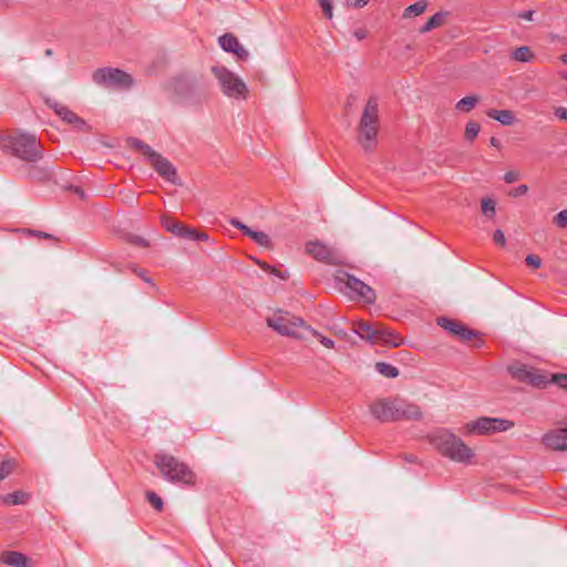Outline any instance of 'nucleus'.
Returning <instances> with one entry per match:
<instances>
[{
    "label": "nucleus",
    "instance_id": "nucleus-8",
    "mask_svg": "<svg viewBox=\"0 0 567 567\" xmlns=\"http://www.w3.org/2000/svg\"><path fill=\"white\" fill-rule=\"evenodd\" d=\"M266 322L268 327L272 328L279 334L296 339H303L305 331H310V327L306 324L303 319L291 316L288 312L267 318Z\"/></svg>",
    "mask_w": 567,
    "mask_h": 567
},
{
    "label": "nucleus",
    "instance_id": "nucleus-47",
    "mask_svg": "<svg viewBox=\"0 0 567 567\" xmlns=\"http://www.w3.org/2000/svg\"><path fill=\"white\" fill-rule=\"evenodd\" d=\"M535 11L534 10H527L518 12L516 16L519 19L532 21L534 19Z\"/></svg>",
    "mask_w": 567,
    "mask_h": 567
},
{
    "label": "nucleus",
    "instance_id": "nucleus-3",
    "mask_svg": "<svg viewBox=\"0 0 567 567\" xmlns=\"http://www.w3.org/2000/svg\"><path fill=\"white\" fill-rule=\"evenodd\" d=\"M1 148L13 156L25 161L37 162L42 157V147L33 134L17 133L1 137Z\"/></svg>",
    "mask_w": 567,
    "mask_h": 567
},
{
    "label": "nucleus",
    "instance_id": "nucleus-54",
    "mask_svg": "<svg viewBox=\"0 0 567 567\" xmlns=\"http://www.w3.org/2000/svg\"><path fill=\"white\" fill-rule=\"evenodd\" d=\"M272 272H275L279 278L281 279H286L288 278V276H286L285 274L280 272V271H276L275 269H271Z\"/></svg>",
    "mask_w": 567,
    "mask_h": 567
},
{
    "label": "nucleus",
    "instance_id": "nucleus-7",
    "mask_svg": "<svg viewBox=\"0 0 567 567\" xmlns=\"http://www.w3.org/2000/svg\"><path fill=\"white\" fill-rule=\"evenodd\" d=\"M336 280L338 284L342 285L340 290L344 292L352 300H362L369 305H372L377 300V295L374 290L355 278L353 275L347 271H338L336 275Z\"/></svg>",
    "mask_w": 567,
    "mask_h": 567
},
{
    "label": "nucleus",
    "instance_id": "nucleus-12",
    "mask_svg": "<svg viewBox=\"0 0 567 567\" xmlns=\"http://www.w3.org/2000/svg\"><path fill=\"white\" fill-rule=\"evenodd\" d=\"M212 72L218 80L225 95L233 99H244L246 96L247 86L234 72L223 65L213 66Z\"/></svg>",
    "mask_w": 567,
    "mask_h": 567
},
{
    "label": "nucleus",
    "instance_id": "nucleus-11",
    "mask_svg": "<svg viewBox=\"0 0 567 567\" xmlns=\"http://www.w3.org/2000/svg\"><path fill=\"white\" fill-rule=\"evenodd\" d=\"M436 323L443 330L447 331L451 336L457 338L464 343L473 342L475 348H481L484 343L481 338V333L477 330L468 328L460 320L447 317H439L436 319Z\"/></svg>",
    "mask_w": 567,
    "mask_h": 567
},
{
    "label": "nucleus",
    "instance_id": "nucleus-1",
    "mask_svg": "<svg viewBox=\"0 0 567 567\" xmlns=\"http://www.w3.org/2000/svg\"><path fill=\"white\" fill-rule=\"evenodd\" d=\"M430 443L444 457L461 464H470L474 458V451L454 433L440 429L429 436Z\"/></svg>",
    "mask_w": 567,
    "mask_h": 567
},
{
    "label": "nucleus",
    "instance_id": "nucleus-18",
    "mask_svg": "<svg viewBox=\"0 0 567 567\" xmlns=\"http://www.w3.org/2000/svg\"><path fill=\"white\" fill-rule=\"evenodd\" d=\"M47 104L50 109H52L55 112L58 116H60L66 123H70L80 130L86 125L85 121L79 117L68 106L53 100H47Z\"/></svg>",
    "mask_w": 567,
    "mask_h": 567
},
{
    "label": "nucleus",
    "instance_id": "nucleus-45",
    "mask_svg": "<svg viewBox=\"0 0 567 567\" xmlns=\"http://www.w3.org/2000/svg\"><path fill=\"white\" fill-rule=\"evenodd\" d=\"M130 244L134 245V246H140V247H147V246H150V244L144 238L138 237V236H133L130 239Z\"/></svg>",
    "mask_w": 567,
    "mask_h": 567
},
{
    "label": "nucleus",
    "instance_id": "nucleus-58",
    "mask_svg": "<svg viewBox=\"0 0 567 567\" xmlns=\"http://www.w3.org/2000/svg\"><path fill=\"white\" fill-rule=\"evenodd\" d=\"M75 192H76L81 197H83V196H84V193H83V190H82V189L76 188V189H75Z\"/></svg>",
    "mask_w": 567,
    "mask_h": 567
},
{
    "label": "nucleus",
    "instance_id": "nucleus-5",
    "mask_svg": "<svg viewBox=\"0 0 567 567\" xmlns=\"http://www.w3.org/2000/svg\"><path fill=\"white\" fill-rule=\"evenodd\" d=\"M353 331L371 344L396 348L403 343L399 334L380 322L359 321Z\"/></svg>",
    "mask_w": 567,
    "mask_h": 567
},
{
    "label": "nucleus",
    "instance_id": "nucleus-17",
    "mask_svg": "<svg viewBox=\"0 0 567 567\" xmlns=\"http://www.w3.org/2000/svg\"><path fill=\"white\" fill-rule=\"evenodd\" d=\"M393 398L380 399L370 405L371 414L380 422H393Z\"/></svg>",
    "mask_w": 567,
    "mask_h": 567
},
{
    "label": "nucleus",
    "instance_id": "nucleus-14",
    "mask_svg": "<svg viewBox=\"0 0 567 567\" xmlns=\"http://www.w3.org/2000/svg\"><path fill=\"white\" fill-rule=\"evenodd\" d=\"M393 422L396 421H419L422 412L419 405L410 403L401 398H393Z\"/></svg>",
    "mask_w": 567,
    "mask_h": 567
},
{
    "label": "nucleus",
    "instance_id": "nucleus-50",
    "mask_svg": "<svg viewBox=\"0 0 567 567\" xmlns=\"http://www.w3.org/2000/svg\"><path fill=\"white\" fill-rule=\"evenodd\" d=\"M369 0H349V4L355 8H362L367 6Z\"/></svg>",
    "mask_w": 567,
    "mask_h": 567
},
{
    "label": "nucleus",
    "instance_id": "nucleus-29",
    "mask_svg": "<svg viewBox=\"0 0 567 567\" xmlns=\"http://www.w3.org/2000/svg\"><path fill=\"white\" fill-rule=\"evenodd\" d=\"M548 382L549 381L545 374H543L539 370L532 369L530 377L526 383L536 388H545Z\"/></svg>",
    "mask_w": 567,
    "mask_h": 567
},
{
    "label": "nucleus",
    "instance_id": "nucleus-46",
    "mask_svg": "<svg viewBox=\"0 0 567 567\" xmlns=\"http://www.w3.org/2000/svg\"><path fill=\"white\" fill-rule=\"evenodd\" d=\"M493 239L495 244L503 246L505 244V235L502 230L497 229L494 235Z\"/></svg>",
    "mask_w": 567,
    "mask_h": 567
},
{
    "label": "nucleus",
    "instance_id": "nucleus-37",
    "mask_svg": "<svg viewBox=\"0 0 567 567\" xmlns=\"http://www.w3.org/2000/svg\"><path fill=\"white\" fill-rule=\"evenodd\" d=\"M554 224L559 228H566L567 227V209L560 210L555 217H554Z\"/></svg>",
    "mask_w": 567,
    "mask_h": 567
},
{
    "label": "nucleus",
    "instance_id": "nucleus-24",
    "mask_svg": "<svg viewBox=\"0 0 567 567\" xmlns=\"http://www.w3.org/2000/svg\"><path fill=\"white\" fill-rule=\"evenodd\" d=\"M30 498V495L23 491H14L0 497L1 502L8 505H22Z\"/></svg>",
    "mask_w": 567,
    "mask_h": 567
},
{
    "label": "nucleus",
    "instance_id": "nucleus-41",
    "mask_svg": "<svg viewBox=\"0 0 567 567\" xmlns=\"http://www.w3.org/2000/svg\"><path fill=\"white\" fill-rule=\"evenodd\" d=\"M319 1V4L324 13V16L328 18V19H331L333 13H332V2L331 0H318Z\"/></svg>",
    "mask_w": 567,
    "mask_h": 567
},
{
    "label": "nucleus",
    "instance_id": "nucleus-15",
    "mask_svg": "<svg viewBox=\"0 0 567 567\" xmlns=\"http://www.w3.org/2000/svg\"><path fill=\"white\" fill-rule=\"evenodd\" d=\"M171 87L174 93L186 102H190L194 99L195 93L198 91V82L189 76H177L171 82Z\"/></svg>",
    "mask_w": 567,
    "mask_h": 567
},
{
    "label": "nucleus",
    "instance_id": "nucleus-48",
    "mask_svg": "<svg viewBox=\"0 0 567 567\" xmlns=\"http://www.w3.org/2000/svg\"><path fill=\"white\" fill-rule=\"evenodd\" d=\"M233 53L236 54L239 60H246L249 56L248 51L241 44H239V49H237V52Z\"/></svg>",
    "mask_w": 567,
    "mask_h": 567
},
{
    "label": "nucleus",
    "instance_id": "nucleus-38",
    "mask_svg": "<svg viewBox=\"0 0 567 567\" xmlns=\"http://www.w3.org/2000/svg\"><path fill=\"white\" fill-rule=\"evenodd\" d=\"M551 381L555 384H557L559 388H561V389L567 391V374H565V373L553 374L551 375Z\"/></svg>",
    "mask_w": 567,
    "mask_h": 567
},
{
    "label": "nucleus",
    "instance_id": "nucleus-51",
    "mask_svg": "<svg viewBox=\"0 0 567 567\" xmlns=\"http://www.w3.org/2000/svg\"><path fill=\"white\" fill-rule=\"evenodd\" d=\"M404 460L409 463H416L417 457L414 454H406L404 455Z\"/></svg>",
    "mask_w": 567,
    "mask_h": 567
},
{
    "label": "nucleus",
    "instance_id": "nucleus-25",
    "mask_svg": "<svg viewBox=\"0 0 567 567\" xmlns=\"http://www.w3.org/2000/svg\"><path fill=\"white\" fill-rule=\"evenodd\" d=\"M218 42L224 51L231 53L237 52V49H239L240 44L238 39L230 33H226L219 37Z\"/></svg>",
    "mask_w": 567,
    "mask_h": 567
},
{
    "label": "nucleus",
    "instance_id": "nucleus-21",
    "mask_svg": "<svg viewBox=\"0 0 567 567\" xmlns=\"http://www.w3.org/2000/svg\"><path fill=\"white\" fill-rule=\"evenodd\" d=\"M28 557L16 550H6L0 555V561L13 567H28Z\"/></svg>",
    "mask_w": 567,
    "mask_h": 567
},
{
    "label": "nucleus",
    "instance_id": "nucleus-2",
    "mask_svg": "<svg viewBox=\"0 0 567 567\" xmlns=\"http://www.w3.org/2000/svg\"><path fill=\"white\" fill-rule=\"evenodd\" d=\"M153 461L161 475L169 483L195 486L197 476L185 462L163 452L156 453Z\"/></svg>",
    "mask_w": 567,
    "mask_h": 567
},
{
    "label": "nucleus",
    "instance_id": "nucleus-44",
    "mask_svg": "<svg viewBox=\"0 0 567 567\" xmlns=\"http://www.w3.org/2000/svg\"><path fill=\"white\" fill-rule=\"evenodd\" d=\"M133 271L140 277L142 278L145 282L147 284H151L153 287H155V285L153 284L152 279L147 276V271L145 269H137V268H133Z\"/></svg>",
    "mask_w": 567,
    "mask_h": 567
},
{
    "label": "nucleus",
    "instance_id": "nucleus-19",
    "mask_svg": "<svg viewBox=\"0 0 567 567\" xmlns=\"http://www.w3.org/2000/svg\"><path fill=\"white\" fill-rule=\"evenodd\" d=\"M231 225L243 230L245 235L250 237L254 240V243L260 247H269L272 245L269 235L266 234L265 231L252 230L251 228H249L248 226H246L245 224L237 219H233Z\"/></svg>",
    "mask_w": 567,
    "mask_h": 567
},
{
    "label": "nucleus",
    "instance_id": "nucleus-60",
    "mask_svg": "<svg viewBox=\"0 0 567 567\" xmlns=\"http://www.w3.org/2000/svg\"><path fill=\"white\" fill-rule=\"evenodd\" d=\"M561 78L567 81V71L561 73Z\"/></svg>",
    "mask_w": 567,
    "mask_h": 567
},
{
    "label": "nucleus",
    "instance_id": "nucleus-9",
    "mask_svg": "<svg viewBox=\"0 0 567 567\" xmlns=\"http://www.w3.org/2000/svg\"><path fill=\"white\" fill-rule=\"evenodd\" d=\"M92 80L95 84L109 90H127L133 85V78L116 68L97 69L93 72Z\"/></svg>",
    "mask_w": 567,
    "mask_h": 567
},
{
    "label": "nucleus",
    "instance_id": "nucleus-27",
    "mask_svg": "<svg viewBox=\"0 0 567 567\" xmlns=\"http://www.w3.org/2000/svg\"><path fill=\"white\" fill-rule=\"evenodd\" d=\"M533 368H528L527 365H512L508 368L512 377L520 382L526 383L528 378L530 377V371Z\"/></svg>",
    "mask_w": 567,
    "mask_h": 567
},
{
    "label": "nucleus",
    "instance_id": "nucleus-57",
    "mask_svg": "<svg viewBox=\"0 0 567 567\" xmlns=\"http://www.w3.org/2000/svg\"><path fill=\"white\" fill-rule=\"evenodd\" d=\"M560 60H561L563 63L567 64V53L563 54L560 56Z\"/></svg>",
    "mask_w": 567,
    "mask_h": 567
},
{
    "label": "nucleus",
    "instance_id": "nucleus-35",
    "mask_svg": "<svg viewBox=\"0 0 567 567\" xmlns=\"http://www.w3.org/2000/svg\"><path fill=\"white\" fill-rule=\"evenodd\" d=\"M14 467V463L11 460H6L0 463V481L8 477Z\"/></svg>",
    "mask_w": 567,
    "mask_h": 567
},
{
    "label": "nucleus",
    "instance_id": "nucleus-56",
    "mask_svg": "<svg viewBox=\"0 0 567 567\" xmlns=\"http://www.w3.org/2000/svg\"><path fill=\"white\" fill-rule=\"evenodd\" d=\"M257 265L261 266L264 269H272L269 265L257 261Z\"/></svg>",
    "mask_w": 567,
    "mask_h": 567
},
{
    "label": "nucleus",
    "instance_id": "nucleus-40",
    "mask_svg": "<svg viewBox=\"0 0 567 567\" xmlns=\"http://www.w3.org/2000/svg\"><path fill=\"white\" fill-rule=\"evenodd\" d=\"M525 262L527 266L537 269L542 266V258L538 255H528Z\"/></svg>",
    "mask_w": 567,
    "mask_h": 567
},
{
    "label": "nucleus",
    "instance_id": "nucleus-22",
    "mask_svg": "<svg viewBox=\"0 0 567 567\" xmlns=\"http://www.w3.org/2000/svg\"><path fill=\"white\" fill-rule=\"evenodd\" d=\"M317 261L326 265H341L342 259L338 256L336 250H307Z\"/></svg>",
    "mask_w": 567,
    "mask_h": 567
},
{
    "label": "nucleus",
    "instance_id": "nucleus-26",
    "mask_svg": "<svg viewBox=\"0 0 567 567\" xmlns=\"http://www.w3.org/2000/svg\"><path fill=\"white\" fill-rule=\"evenodd\" d=\"M511 58L515 61L526 63V62H530L535 58V54L533 53V51L530 50L529 47L523 45V47L515 49L511 53Z\"/></svg>",
    "mask_w": 567,
    "mask_h": 567
},
{
    "label": "nucleus",
    "instance_id": "nucleus-10",
    "mask_svg": "<svg viewBox=\"0 0 567 567\" xmlns=\"http://www.w3.org/2000/svg\"><path fill=\"white\" fill-rule=\"evenodd\" d=\"M162 225L163 227L172 233L173 235L181 237L183 239H186L193 244L200 245H214V240L210 239L207 231L198 230L193 227H188L187 225L183 224L182 221H178L169 216H164L162 218Z\"/></svg>",
    "mask_w": 567,
    "mask_h": 567
},
{
    "label": "nucleus",
    "instance_id": "nucleus-13",
    "mask_svg": "<svg viewBox=\"0 0 567 567\" xmlns=\"http://www.w3.org/2000/svg\"><path fill=\"white\" fill-rule=\"evenodd\" d=\"M514 426V422L509 420L482 416L464 425V434L472 435H489L496 432H504Z\"/></svg>",
    "mask_w": 567,
    "mask_h": 567
},
{
    "label": "nucleus",
    "instance_id": "nucleus-28",
    "mask_svg": "<svg viewBox=\"0 0 567 567\" xmlns=\"http://www.w3.org/2000/svg\"><path fill=\"white\" fill-rule=\"evenodd\" d=\"M427 7V2L425 0H420L413 4L406 7L403 11L404 18L417 17L422 14Z\"/></svg>",
    "mask_w": 567,
    "mask_h": 567
},
{
    "label": "nucleus",
    "instance_id": "nucleus-55",
    "mask_svg": "<svg viewBox=\"0 0 567 567\" xmlns=\"http://www.w3.org/2000/svg\"><path fill=\"white\" fill-rule=\"evenodd\" d=\"M257 265L261 266L264 269H272L269 265L257 261Z\"/></svg>",
    "mask_w": 567,
    "mask_h": 567
},
{
    "label": "nucleus",
    "instance_id": "nucleus-31",
    "mask_svg": "<svg viewBox=\"0 0 567 567\" xmlns=\"http://www.w3.org/2000/svg\"><path fill=\"white\" fill-rule=\"evenodd\" d=\"M375 370L385 378H396L399 375V370L394 365L386 362H377Z\"/></svg>",
    "mask_w": 567,
    "mask_h": 567
},
{
    "label": "nucleus",
    "instance_id": "nucleus-33",
    "mask_svg": "<svg viewBox=\"0 0 567 567\" xmlns=\"http://www.w3.org/2000/svg\"><path fill=\"white\" fill-rule=\"evenodd\" d=\"M145 496H146V499L148 501V503L157 511V512H162L163 511V507H164V504H163V499L153 491H147L145 493Z\"/></svg>",
    "mask_w": 567,
    "mask_h": 567
},
{
    "label": "nucleus",
    "instance_id": "nucleus-52",
    "mask_svg": "<svg viewBox=\"0 0 567 567\" xmlns=\"http://www.w3.org/2000/svg\"><path fill=\"white\" fill-rule=\"evenodd\" d=\"M354 35L359 39V40H362L364 37H365V33L363 30H357L354 32Z\"/></svg>",
    "mask_w": 567,
    "mask_h": 567
},
{
    "label": "nucleus",
    "instance_id": "nucleus-30",
    "mask_svg": "<svg viewBox=\"0 0 567 567\" xmlns=\"http://www.w3.org/2000/svg\"><path fill=\"white\" fill-rule=\"evenodd\" d=\"M477 102H478V97L477 96L470 95V96H465V97L461 99L456 103L455 107L460 112L468 113V112H471L475 107Z\"/></svg>",
    "mask_w": 567,
    "mask_h": 567
},
{
    "label": "nucleus",
    "instance_id": "nucleus-49",
    "mask_svg": "<svg viewBox=\"0 0 567 567\" xmlns=\"http://www.w3.org/2000/svg\"><path fill=\"white\" fill-rule=\"evenodd\" d=\"M555 115L563 121H567V109L566 107H557L555 110Z\"/></svg>",
    "mask_w": 567,
    "mask_h": 567
},
{
    "label": "nucleus",
    "instance_id": "nucleus-43",
    "mask_svg": "<svg viewBox=\"0 0 567 567\" xmlns=\"http://www.w3.org/2000/svg\"><path fill=\"white\" fill-rule=\"evenodd\" d=\"M527 192H528V186L525 184H522V185L513 188L509 192V195L513 197H520V196L525 195Z\"/></svg>",
    "mask_w": 567,
    "mask_h": 567
},
{
    "label": "nucleus",
    "instance_id": "nucleus-59",
    "mask_svg": "<svg viewBox=\"0 0 567 567\" xmlns=\"http://www.w3.org/2000/svg\"><path fill=\"white\" fill-rule=\"evenodd\" d=\"M315 248L323 249V248H326V247H324L322 244H319V243H318V244H316Z\"/></svg>",
    "mask_w": 567,
    "mask_h": 567
},
{
    "label": "nucleus",
    "instance_id": "nucleus-34",
    "mask_svg": "<svg viewBox=\"0 0 567 567\" xmlns=\"http://www.w3.org/2000/svg\"><path fill=\"white\" fill-rule=\"evenodd\" d=\"M480 124L476 122H468L465 127L464 136L467 141H473L480 133Z\"/></svg>",
    "mask_w": 567,
    "mask_h": 567
},
{
    "label": "nucleus",
    "instance_id": "nucleus-32",
    "mask_svg": "<svg viewBox=\"0 0 567 567\" xmlns=\"http://www.w3.org/2000/svg\"><path fill=\"white\" fill-rule=\"evenodd\" d=\"M444 14L442 12H437L434 16H432L426 23H424L420 31L422 33L430 32L431 30L440 27L443 22Z\"/></svg>",
    "mask_w": 567,
    "mask_h": 567
},
{
    "label": "nucleus",
    "instance_id": "nucleus-16",
    "mask_svg": "<svg viewBox=\"0 0 567 567\" xmlns=\"http://www.w3.org/2000/svg\"><path fill=\"white\" fill-rule=\"evenodd\" d=\"M542 443L554 451H567V427H558L545 433Z\"/></svg>",
    "mask_w": 567,
    "mask_h": 567
},
{
    "label": "nucleus",
    "instance_id": "nucleus-53",
    "mask_svg": "<svg viewBox=\"0 0 567 567\" xmlns=\"http://www.w3.org/2000/svg\"><path fill=\"white\" fill-rule=\"evenodd\" d=\"M489 143H491L492 146H495V147H498L501 145L499 140L496 138V137H492Z\"/></svg>",
    "mask_w": 567,
    "mask_h": 567
},
{
    "label": "nucleus",
    "instance_id": "nucleus-42",
    "mask_svg": "<svg viewBox=\"0 0 567 567\" xmlns=\"http://www.w3.org/2000/svg\"><path fill=\"white\" fill-rule=\"evenodd\" d=\"M503 179L507 184H513L519 179V173L515 171H508L504 174Z\"/></svg>",
    "mask_w": 567,
    "mask_h": 567
},
{
    "label": "nucleus",
    "instance_id": "nucleus-39",
    "mask_svg": "<svg viewBox=\"0 0 567 567\" xmlns=\"http://www.w3.org/2000/svg\"><path fill=\"white\" fill-rule=\"evenodd\" d=\"M309 332H311L313 336L318 337L320 343L323 347L329 348V349H332L334 347V341L332 339L321 336L320 333H318L316 330H312L311 328H310Z\"/></svg>",
    "mask_w": 567,
    "mask_h": 567
},
{
    "label": "nucleus",
    "instance_id": "nucleus-20",
    "mask_svg": "<svg viewBox=\"0 0 567 567\" xmlns=\"http://www.w3.org/2000/svg\"><path fill=\"white\" fill-rule=\"evenodd\" d=\"M12 236H18L19 238H39V239H47L49 240V245H69L68 241L54 237L53 235L40 230H31V229H21V230H13L9 233Z\"/></svg>",
    "mask_w": 567,
    "mask_h": 567
},
{
    "label": "nucleus",
    "instance_id": "nucleus-6",
    "mask_svg": "<svg viewBox=\"0 0 567 567\" xmlns=\"http://www.w3.org/2000/svg\"><path fill=\"white\" fill-rule=\"evenodd\" d=\"M131 147L145 156L154 171L167 182L178 184V176L175 166L159 153L155 152L148 144L138 138H131Z\"/></svg>",
    "mask_w": 567,
    "mask_h": 567
},
{
    "label": "nucleus",
    "instance_id": "nucleus-4",
    "mask_svg": "<svg viewBox=\"0 0 567 567\" xmlns=\"http://www.w3.org/2000/svg\"><path fill=\"white\" fill-rule=\"evenodd\" d=\"M378 100L371 96L362 112L359 123L358 142L365 152H371L375 146L379 132V107Z\"/></svg>",
    "mask_w": 567,
    "mask_h": 567
},
{
    "label": "nucleus",
    "instance_id": "nucleus-23",
    "mask_svg": "<svg viewBox=\"0 0 567 567\" xmlns=\"http://www.w3.org/2000/svg\"><path fill=\"white\" fill-rule=\"evenodd\" d=\"M487 116L502 123L503 125H512L515 122V116L509 110H488Z\"/></svg>",
    "mask_w": 567,
    "mask_h": 567
},
{
    "label": "nucleus",
    "instance_id": "nucleus-36",
    "mask_svg": "<svg viewBox=\"0 0 567 567\" xmlns=\"http://www.w3.org/2000/svg\"><path fill=\"white\" fill-rule=\"evenodd\" d=\"M482 212L484 215H494L495 214V202L489 198H484L482 200Z\"/></svg>",
    "mask_w": 567,
    "mask_h": 567
}]
</instances>
